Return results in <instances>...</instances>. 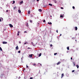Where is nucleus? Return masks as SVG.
<instances>
[{
    "mask_svg": "<svg viewBox=\"0 0 79 79\" xmlns=\"http://www.w3.org/2000/svg\"><path fill=\"white\" fill-rule=\"evenodd\" d=\"M50 47H52V44H51L50 45Z\"/></svg>",
    "mask_w": 79,
    "mask_h": 79,
    "instance_id": "72a5a7b5",
    "label": "nucleus"
},
{
    "mask_svg": "<svg viewBox=\"0 0 79 79\" xmlns=\"http://www.w3.org/2000/svg\"><path fill=\"white\" fill-rule=\"evenodd\" d=\"M36 1H37V2H39V0H36Z\"/></svg>",
    "mask_w": 79,
    "mask_h": 79,
    "instance_id": "49530a36",
    "label": "nucleus"
},
{
    "mask_svg": "<svg viewBox=\"0 0 79 79\" xmlns=\"http://www.w3.org/2000/svg\"><path fill=\"white\" fill-rule=\"evenodd\" d=\"M29 56L30 57V58H32V54H30L29 55Z\"/></svg>",
    "mask_w": 79,
    "mask_h": 79,
    "instance_id": "20e7f679",
    "label": "nucleus"
},
{
    "mask_svg": "<svg viewBox=\"0 0 79 79\" xmlns=\"http://www.w3.org/2000/svg\"><path fill=\"white\" fill-rule=\"evenodd\" d=\"M56 32L57 33H58V30H56Z\"/></svg>",
    "mask_w": 79,
    "mask_h": 79,
    "instance_id": "c9c22d12",
    "label": "nucleus"
},
{
    "mask_svg": "<svg viewBox=\"0 0 79 79\" xmlns=\"http://www.w3.org/2000/svg\"><path fill=\"white\" fill-rule=\"evenodd\" d=\"M75 41H77V40H76Z\"/></svg>",
    "mask_w": 79,
    "mask_h": 79,
    "instance_id": "3c124183",
    "label": "nucleus"
},
{
    "mask_svg": "<svg viewBox=\"0 0 79 79\" xmlns=\"http://www.w3.org/2000/svg\"><path fill=\"white\" fill-rule=\"evenodd\" d=\"M61 9H63V7H61L60 8Z\"/></svg>",
    "mask_w": 79,
    "mask_h": 79,
    "instance_id": "58836bf2",
    "label": "nucleus"
},
{
    "mask_svg": "<svg viewBox=\"0 0 79 79\" xmlns=\"http://www.w3.org/2000/svg\"><path fill=\"white\" fill-rule=\"evenodd\" d=\"M38 11H40V12H42V10L41 9H39L38 10Z\"/></svg>",
    "mask_w": 79,
    "mask_h": 79,
    "instance_id": "1a4fd4ad",
    "label": "nucleus"
},
{
    "mask_svg": "<svg viewBox=\"0 0 79 79\" xmlns=\"http://www.w3.org/2000/svg\"><path fill=\"white\" fill-rule=\"evenodd\" d=\"M13 8H14V10H15V9H17V7L16 6H15L14 7H13Z\"/></svg>",
    "mask_w": 79,
    "mask_h": 79,
    "instance_id": "0eeeda50",
    "label": "nucleus"
},
{
    "mask_svg": "<svg viewBox=\"0 0 79 79\" xmlns=\"http://www.w3.org/2000/svg\"><path fill=\"white\" fill-rule=\"evenodd\" d=\"M0 9H2V7H0Z\"/></svg>",
    "mask_w": 79,
    "mask_h": 79,
    "instance_id": "de8ad7c7",
    "label": "nucleus"
},
{
    "mask_svg": "<svg viewBox=\"0 0 79 79\" xmlns=\"http://www.w3.org/2000/svg\"><path fill=\"white\" fill-rule=\"evenodd\" d=\"M26 67H27V68H28V66H27V65H26Z\"/></svg>",
    "mask_w": 79,
    "mask_h": 79,
    "instance_id": "7c9ffc66",
    "label": "nucleus"
},
{
    "mask_svg": "<svg viewBox=\"0 0 79 79\" xmlns=\"http://www.w3.org/2000/svg\"><path fill=\"white\" fill-rule=\"evenodd\" d=\"M57 54V53H55L54 54V55H56Z\"/></svg>",
    "mask_w": 79,
    "mask_h": 79,
    "instance_id": "c756f323",
    "label": "nucleus"
},
{
    "mask_svg": "<svg viewBox=\"0 0 79 79\" xmlns=\"http://www.w3.org/2000/svg\"><path fill=\"white\" fill-rule=\"evenodd\" d=\"M60 18H63V16L62 15H61L60 16Z\"/></svg>",
    "mask_w": 79,
    "mask_h": 79,
    "instance_id": "a878e982",
    "label": "nucleus"
},
{
    "mask_svg": "<svg viewBox=\"0 0 79 79\" xmlns=\"http://www.w3.org/2000/svg\"><path fill=\"white\" fill-rule=\"evenodd\" d=\"M18 48H19L18 46V45H17V47H16L15 48L16 50H18Z\"/></svg>",
    "mask_w": 79,
    "mask_h": 79,
    "instance_id": "6e6552de",
    "label": "nucleus"
},
{
    "mask_svg": "<svg viewBox=\"0 0 79 79\" xmlns=\"http://www.w3.org/2000/svg\"><path fill=\"white\" fill-rule=\"evenodd\" d=\"M73 63L74 64L73 66H75V65L76 64L75 63V62H73Z\"/></svg>",
    "mask_w": 79,
    "mask_h": 79,
    "instance_id": "4468645a",
    "label": "nucleus"
},
{
    "mask_svg": "<svg viewBox=\"0 0 79 79\" xmlns=\"http://www.w3.org/2000/svg\"><path fill=\"white\" fill-rule=\"evenodd\" d=\"M19 33H20L19 31H18V34L17 35L18 36V35H19Z\"/></svg>",
    "mask_w": 79,
    "mask_h": 79,
    "instance_id": "9b49d317",
    "label": "nucleus"
},
{
    "mask_svg": "<svg viewBox=\"0 0 79 79\" xmlns=\"http://www.w3.org/2000/svg\"><path fill=\"white\" fill-rule=\"evenodd\" d=\"M53 1L55 2V3H56V0H54Z\"/></svg>",
    "mask_w": 79,
    "mask_h": 79,
    "instance_id": "5701e85b",
    "label": "nucleus"
},
{
    "mask_svg": "<svg viewBox=\"0 0 79 79\" xmlns=\"http://www.w3.org/2000/svg\"><path fill=\"white\" fill-rule=\"evenodd\" d=\"M75 29L76 31H77V27H75Z\"/></svg>",
    "mask_w": 79,
    "mask_h": 79,
    "instance_id": "ddd939ff",
    "label": "nucleus"
},
{
    "mask_svg": "<svg viewBox=\"0 0 79 79\" xmlns=\"http://www.w3.org/2000/svg\"><path fill=\"white\" fill-rule=\"evenodd\" d=\"M0 50H1V51H2V49L1 47H0Z\"/></svg>",
    "mask_w": 79,
    "mask_h": 79,
    "instance_id": "b1692460",
    "label": "nucleus"
},
{
    "mask_svg": "<svg viewBox=\"0 0 79 79\" xmlns=\"http://www.w3.org/2000/svg\"><path fill=\"white\" fill-rule=\"evenodd\" d=\"M18 11L19 13H21V10H20V9H19V10H18Z\"/></svg>",
    "mask_w": 79,
    "mask_h": 79,
    "instance_id": "423d86ee",
    "label": "nucleus"
},
{
    "mask_svg": "<svg viewBox=\"0 0 79 79\" xmlns=\"http://www.w3.org/2000/svg\"><path fill=\"white\" fill-rule=\"evenodd\" d=\"M48 5H49V6H50H50H52V4H50V3H49V4H48Z\"/></svg>",
    "mask_w": 79,
    "mask_h": 79,
    "instance_id": "6ab92c4d",
    "label": "nucleus"
},
{
    "mask_svg": "<svg viewBox=\"0 0 79 79\" xmlns=\"http://www.w3.org/2000/svg\"><path fill=\"white\" fill-rule=\"evenodd\" d=\"M33 66H35V65H36V64H35L33 63Z\"/></svg>",
    "mask_w": 79,
    "mask_h": 79,
    "instance_id": "393cba45",
    "label": "nucleus"
},
{
    "mask_svg": "<svg viewBox=\"0 0 79 79\" xmlns=\"http://www.w3.org/2000/svg\"><path fill=\"white\" fill-rule=\"evenodd\" d=\"M9 26L10 27H13V26L11 24H10Z\"/></svg>",
    "mask_w": 79,
    "mask_h": 79,
    "instance_id": "f03ea898",
    "label": "nucleus"
},
{
    "mask_svg": "<svg viewBox=\"0 0 79 79\" xmlns=\"http://www.w3.org/2000/svg\"><path fill=\"white\" fill-rule=\"evenodd\" d=\"M41 65H42V64H41Z\"/></svg>",
    "mask_w": 79,
    "mask_h": 79,
    "instance_id": "603ef678",
    "label": "nucleus"
},
{
    "mask_svg": "<svg viewBox=\"0 0 79 79\" xmlns=\"http://www.w3.org/2000/svg\"><path fill=\"white\" fill-rule=\"evenodd\" d=\"M41 55H42V53H40L39 54V57L40 56H41Z\"/></svg>",
    "mask_w": 79,
    "mask_h": 79,
    "instance_id": "f3484780",
    "label": "nucleus"
},
{
    "mask_svg": "<svg viewBox=\"0 0 79 79\" xmlns=\"http://www.w3.org/2000/svg\"><path fill=\"white\" fill-rule=\"evenodd\" d=\"M3 18L1 17L0 18V22H1L2 20H3Z\"/></svg>",
    "mask_w": 79,
    "mask_h": 79,
    "instance_id": "7ed1b4c3",
    "label": "nucleus"
},
{
    "mask_svg": "<svg viewBox=\"0 0 79 79\" xmlns=\"http://www.w3.org/2000/svg\"><path fill=\"white\" fill-rule=\"evenodd\" d=\"M60 63H61V62H59L58 63H57V65H58Z\"/></svg>",
    "mask_w": 79,
    "mask_h": 79,
    "instance_id": "f8f14e48",
    "label": "nucleus"
},
{
    "mask_svg": "<svg viewBox=\"0 0 79 79\" xmlns=\"http://www.w3.org/2000/svg\"><path fill=\"white\" fill-rule=\"evenodd\" d=\"M30 23H32V21L30 20Z\"/></svg>",
    "mask_w": 79,
    "mask_h": 79,
    "instance_id": "bb28decb",
    "label": "nucleus"
},
{
    "mask_svg": "<svg viewBox=\"0 0 79 79\" xmlns=\"http://www.w3.org/2000/svg\"><path fill=\"white\" fill-rule=\"evenodd\" d=\"M8 10H6V12H8Z\"/></svg>",
    "mask_w": 79,
    "mask_h": 79,
    "instance_id": "a18cd8bd",
    "label": "nucleus"
},
{
    "mask_svg": "<svg viewBox=\"0 0 79 79\" xmlns=\"http://www.w3.org/2000/svg\"><path fill=\"white\" fill-rule=\"evenodd\" d=\"M24 44L25 45H26V44H27V42H25V43Z\"/></svg>",
    "mask_w": 79,
    "mask_h": 79,
    "instance_id": "473e14b6",
    "label": "nucleus"
},
{
    "mask_svg": "<svg viewBox=\"0 0 79 79\" xmlns=\"http://www.w3.org/2000/svg\"><path fill=\"white\" fill-rule=\"evenodd\" d=\"M28 49H30L31 48H28Z\"/></svg>",
    "mask_w": 79,
    "mask_h": 79,
    "instance_id": "37998d69",
    "label": "nucleus"
},
{
    "mask_svg": "<svg viewBox=\"0 0 79 79\" xmlns=\"http://www.w3.org/2000/svg\"><path fill=\"white\" fill-rule=\"evenodd\" d=\"M73 9H75V7H74V6H73Z\"/></svg>",
    "mask_w": 79,
    "mask_h": 79,
    "instance_id": "c85d7f7f",
    "label": "nucleus"
},
{
    "mask_svg": "<svg viewBox=\"0 0 79 79\" xmlns=\"http://www.w3.org/2000/svg\"><path fill=\"white\" fill-rule=\"evenodd\" d=\"M61 34H60V36H61Z\"/></svg>",
    "mask_w": 79,
    "mask_h": 79,
    "instance_id": "09e8293b",
    "label": "nucleus"
},
{
    "mask_svg": "<svg viewBox=\"0 0 79 79\" xmlns=\"http://www.w3.org/2000/svg\"><path fill=\"white\" fill-rule=\"evenodd\" d=\"M31 44L32 45H34V44H33V42H32L31 43Z\"/></svg>",
    "mask_w": 79,
    "mask_h": 79,
    "instance_id": "4c0bfd02",
    "label": "nucleus"
},
{
    "mask_svg": "<svg viewBox=\"0 0 79 79\" xmlns=\"http://www.w3.org/2000/svg\"><path fill=\"white\" fill-rule=\"evenodd\" d=\"M13 2L12 3V4H14V3H15V1H13Z\"/></svg>",
    "mask_w": 79,
    "mask_h": 79,
    "instance_id": "412c9836",
    "label": "nucleus"
},
{
    "mask_svg": "<svg viewBox=\"0 0 79 79\" xmlns=\"http://www.w3.org/2000/svg\"><path fill=\"white\" fill-rule=\"evenodd\" d=\"M72 72H74V70H73L72 71Z\"/></svg>",
    "mask_w": 79,
    "mask_h": 79,
    "instance_id": "79ce46f5",
    "label": "nucleus"
},
{
    "mask_svg": "<svg viewBox=\"0 0 79 79\" xmlns=\"http://www.w3.org/2000/svg\"><path fill=\"white\" fill-rule=\"evenodd\" d=\"M71 60H73V58L72 57L71 58Z\"/></svg>",
    "mask_w": 79,
    "mask_h": 79,
    "instance_id": "c03bdc74",
    "label": "nucleus"
},
{
    "mask_svg": "<svg viewBox=\"0 0 79 79\" xmlns=\"http://www.w3.org/2000/svg\"><path fill=\"white\" fill-rule=\"evenodd\" d=\"M3 44H7V42L5 41H3L2 42Z\"/></svg>",
    "mask_w": 79,
    "mask_h": 79,
    "instance_id": "f257e3e1",
    "label": "nucleus"
},
{
    "mask_svg": "<svg viewBox=\"0 0 79 79\" xmlns=\"http://www.w3.org/2000/svg\"><path fill=\"white\" fill-rule=\"evenodd\" d=\"M48 24H50V25H51V24H52V23H49V22H48Z\"/></svg>",
    "mask_w": 79,
    "mask_h": 79,
    "instance_id": "a211bd4d",
    "label": "nucleus"
},
{
    "mask_svg": "<svg viewBox=\"0 0 79 79\" xmlns=\"http://www.w3.org/2000/svg\"><path fill=\"white\" fill-rule=\"evenodd\" d=\"M67 48L68 50H69V47H68Z\"/></svg>",
    "mask_w": 79,
    "mask_h": 79,
    "instance_id": "dca6fc26",
    "label": "nucleus"
},
{
    "mask_svg": "<svg viewBox=\"0 0 79 79\" xmlns=\"http://www.w3.org/2000/svg\"><path fill=\"white\" fill-rule=\"evenodd\" d=\"M23 3V1H22L21 2H20V4H22Z\"/></svg>",
    "mask_w": 79,
    "mask_h": 79,
    "instance_id": "2eb2a0df",
    "label": "nucleus"
},
{
    "mask_svg": "<svg viewBox=\"0 0 79 79\" xmlns=\"http://www.w3.org/2000/svg\"><path fill=\"white\" fill-rule=\"evenodd\" d=\"M28 23H26V26H27V27H28Z\"/></svg>",
    "mask_w": 79,
    "mask_h": 79,
    "instance_id": "aec40b11",
    "label": "nucleus"
},
{
    "mask_svg": "<svg viewBox=\"0 0 79 79\" xmlns=\"http://www.w3.org/2000/svg\"><path fill=\"white\" fill-rule=\"evenodd\" d=\"M75 39V38H74V37H72V39Z\"/></svg>",
    "mask_w": 79,
    "mask_h": 79,
    "instance_id": "2f4dec72",
    "label": "nucleus"
},
{
    "mask_svg": "<svg viewBox=\"0 0 79 79\" xmlns=\"http://www.w3.org/2000/svg\"><path fill=\"white\" fill-rule=\"evenodd\" d=\"M76 67H77V69L79 68V65H77Z\"/></svg>",
    "mask_w": 79,
    "mask_h": 79,
    "instance_id": "4be33fe9",
    "label": "nucleus"
},
{
    "mask_svg": "<svg viewBox=\"0 0 79 79\" xmlns=\"http://www.w3.org/2000/svg\"><path fill=\"white\" fill-rule=\"evenodd\" d=\"M32 78H33L32 77H31L30 79H32Z\"/></svg>",
    "mask_w": 79,
    "mask_h": 79,
    "instance_id": "ea45409f",
    "label": "nucleus"
},
{
    "mask_svg": "<svg viewBox=\"0 0 79 79\" xmlns=\"http://www.w3.org/2000/svg\"><path fill=\"white\" fill-rule=\"evenodd\" d=\"M50 16L51 17H52V15H51Z\"/></svg>",
    "mask_w": 79,
    "mask_h": 79,
    "instance_id": "8fccbe9b",
    "label": "nucleus"
},
{
    "mask_svg": "<svg viewBox=\"0 0 79 79\" xmlns=\"http://www.w3.org/2000/svg\"><path fill=\"white\" fill-rule=\"evenodd\" d=\"M30 13H31V11L29 10L28 11V14H30Z\"/></svg>",
    "mask_w": 79,
    "mask_h": 79,
    "instance_id": "9d476101",
    "label": "nucleus"
},
{
    "mask_svg": "<svg viewBox=\"0 0 79 79\" xmlns=\"http://www.w3.org/2000/svg\"><path fill=\"white\" fill-rule=\"evenodd\" d=\"M18 53H21V51H18Z\"/></svg>",
    "mask_w": 79,
    "mask_h": 79,
    "instance_id": "cd10ccee",
    "label": "nucleus"
},
{
    "mask_svg": "<svg viewBox=\"0 0 79 79\" xmlns=\"http://www.w3.org/2000/svg\"><path fill=\"white\" fill-rule=\"evenodd\" d=\"M43 22H44V23H45V20H44Z\"/></svg>",
    "mask_w": 79,
    "mask_h": 79,
    "instance_id": "f704fd0d",
    "label": "nucleus"
},
{
    "mask_svg": "<svg viewBox=\"0 0 79 79\" xmlns=\"http://www.w3.org/2000/svg\"><path fill=\"white\" fill-rule=\"evenodd\" d=\"M19 44H21V42H19Z\"/></svg>",
    "mask_w": 79,
    "mask_h": 79,
    "instance_id": "a19ab883",
    "label": "nucleus"
},
{
    "mask_svg": "<svg viewBox=\"0 0 79 79\" xmlns=\"http://www.w3.org/2000/svg\"><path fill=\"white\" fill-rule=\"evenodd\" d=\"M24 33H27V31H24Z\"/></svg>",
    "mask_w": 79,
    "mask_h": 79,
    "instance_id": "e433bc0d",
    "label": "nucleus"
},
{
    "mask_svg": "<svg viewBox=\"0 0 79 79\" xmlns=\"http://www.w3.org/2000/svg\"><path fill=\"white\" fill-rule=\"evenodd\" d=\"M63 76H64V73H63L61 74V78H62V77H63Z\"/></svg>",
    "mask_w": 79,
    "mask_h": 79,
    "instance_id": "39448f33",
    "label": "nucleus"
}]
</instances>
